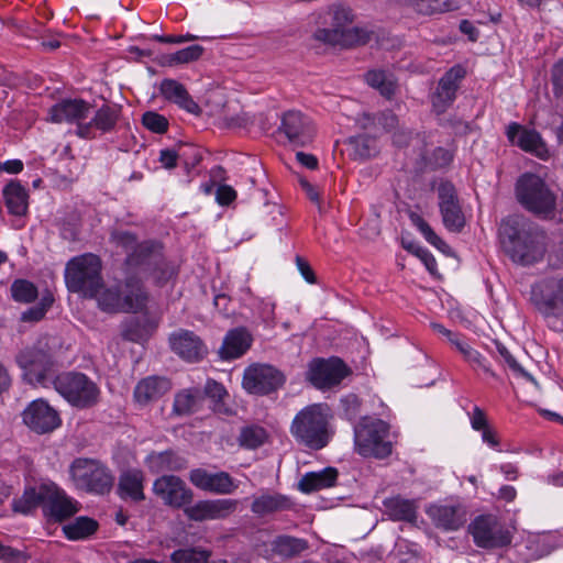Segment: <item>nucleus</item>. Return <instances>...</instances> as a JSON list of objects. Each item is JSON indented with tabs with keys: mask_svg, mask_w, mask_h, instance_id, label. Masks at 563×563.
Returning a JSON list of instances; mask_svg holds the SVG:
<instances>
[{
	"mask_svg": "<svg viewBox=\"0 0 563 563\" xmlns=\"http://www.w3.org/2000/svg\"><path fill=\"white\" fill-rule=\"evenodd\" d=\"M499 239L503 250L515 263L530 265L542 260L545 253L544 232L520 214L501 220Z\"/></svg>",
	"mask_w": 563,
	"mask_h": 563,
	"instance_id": "nucleus-1",
	"label": "nucleus"
},
{
	"mask_svg": "<svg viewBox=\"0 0 563 563\" xmlns=\"http://www.w3.org/2000/svg\"><path fill=\"white\" fill-rule=\"evenodd\" d=\"M327 405L313 404L301 409L291 423V434L296 441L311 450H321L331 439Z\"/></svg>",
	"mask_w": 563,
	"mask_h": 563,
	"instance_id": "nucleus-2",
	"label": "nucleus"
},
{
	"mask_svg": "<svg viewBox=\"0 0 563 563\" xmlns=\"http://www.w3.org/2000/svg\"><path fill=\"white\" fill-rule=\"evenodd\" d=\"M518 202L541 219H552L556 209L558 195L552 186L533 173L522 174L516 183Z\"/></svg>",
	"mask_w": 563,
	"mask_h": 563,
	"instance_id": "nucleus-3",
	"label": "nucleus"
},
{
	"mask_svg": "<svg viewBox=\"0 0 563 563\" xmlns=\"http://www.w3.org/2000/svg\"><path fill=\"white\" fill-rule=\"evenodd\" d=\"M101 271V260L92 253L70 258L66 264L64 275L67 289L86 298L97 297L103 288Z\"/></svg>",
	"mask_w": 563,
	"mask_h": 563,
	"instance_id": "nucleus-4",
	"label": "nucleus"
},
{
	"mask_svg": "<svg viewBox=\"0 0 563 563\" xmlns=\"http://www.w3.org/2000/svg\"><path fill=\"white\" fill-rule=\"evenodd\" d=\"M54 389L73 407L85 409L95 406L100 396L97 384L79 372L58 374L52 385Z\"/></svg>",
	"mask_w": 563,
	"mask_h": 563,
	"instance_id": "nucleus-5",
	"label": "nucleus"
},
{
	"mask_svg": "<svg viewBox=\"0 0 563 563\" xmlns=\"http://www.w3.org/2000/svg\"><path fill=\"white\" fill-rule=\"evenodd\" d=\"M15 361L22 369L23 379L33 386L49 387L54 382V360L41 342L20 351Z\"/></svg>",
	"mask_w": 563,
	"mask_h": 563,
	"instance_id": "nucleus-6",
	"label": "nucleus"
},
{
	"mask_svg": "<svg viewBox=\"0 0 563 563\" xmlns=\"http://www.w3.org/2000/svg\"><path fill=\"white\" fill-rule=\"evenodd\" d=\"M74 485L81 490L103 495L111 490L114 477L99 460L78 457L69 466Z\"/></svg>",
	"mask_w": 563,
	"mask_h": 563,
	"instance_id": "nucleus-7",
	"label": "nucleus"
},
{
	"mask_svg": "<svg viewBox=\"0 0 563 563\" xmlns=\"http://www.w3.org/2000/svg\"><path fill=\"white\" fill-rule=\"evenodd\" d=\"M389 426L380 419H363L354 428L355 449L362 456L385 459L391 453Z\"/></svg>",
	"mask_w": 563,
	"mask_h": 563,
	"instance_id": "nucleus-8",
	"label": "nucleus"
},
{
	"mask_svg": "<svg viewBox=\"0 0 563 563\" xmlns=\"http://www.w3.org/2000/svg\"><path fill=\"white\" fill-rule=\"evenodd\" d=\"M332 29H319L314 32L317 41L330 44L332 46H352L364 42L360 36V30L349 27L352 22L351 10L343 7H335L331 12Z\"/></svg>",
	"mask_w": 563,
	"mask_h": 563,
	"instance_id": "nucleus-9",
	"label": "nucleus"
},
{
	"mask_svg": "<svg viewBox=\"0 0 563 563\" xmlns=\"http://www.w3.org/2000/svg\"><path fill=\"white\" fill-rule=\"evenodd\" d=\"M286 382L283 372L269 364H253L245 368L243 388L253 395H268L278 390Z\"/></svg>",
	"mask_w": 563,
	"mask_h": 563,
	"instance_id": "nucleus-10",
	"label": "nucleus"
},
{
	"mask_svg": "<svg viewBox=\"0 0 563 563\" xmlns=\"http://www.w3.org/2000/svg\"><path fill=\"white\" fill-rule=\"evenodd\" d=\"M349 373L347 366L339 357H317L309 362L306 379L317 389L327 390L338 386Z\"/></svg>",
	"mask_w": 563,
	"mask_h": 563,
	"instance_id": "nucleus-11",
	"label": "nucleus"
},
{
	"mask_svg": "<svg viewBox=\"0 0 563 563\" xmlns=\"http://www.w3.org/2000/svg\"><path fill=\"white\" fill-rule=\"evenodd\" d=\"M277 134L285 139L284 144L305 147L313 141L316 129L309 117L300 111L289 110L282 115Z\"/></svg>",
	"mask_w": 563,
	"mask_h": 563,
	"instance_id": "nucleus-12",
	"label": "nucleus"
},
{
	"mask_svg": "<svg viewBox=\"0 0 563 563\" xmlns=\"http://www.w3.org/2000/svg\"><path fill=\"white\" fill-rule=\"evenodd\" d=\"M475 544L484 549L501 548L511 542L510 533L492 515L476 517L468 526Z\"/></svg>",
	"mask_w": 563,
	"mask_h": 563,
	"instance_id": "nucleus-13",
	"label": "nucleus"
},
{
	"mask_svg": "<svg viewBox=\"0 0 563 563\" xmlns=\"http://www.w3.org/2000/svg\"><path fill=\"white\" fill-rule=\"evenodd\" d=\"M465 75L464 67L455 65L439 79L438 86L431 95V103L438 114L444 113L453 104Z\"/></svg>",
	"mask_w": 563,
	"mask_h": 563,
	"instance_id": "nucleus-14",
	"label": "nucleus"
},
{
	"mask_svg": "<svg viewBox=\"0 0 563 563\" xmlns=\"http://www.w3.org/2000/svg\"><path fill=\"white\" fill-rule=\"evenodd\" d=\"M438 198L444 227L451 232H461L465 225V216L454 186L449 181L441 183L438 187Z\"/></svg>",
	"mask_w": 563,
	"mask_h": 563,
	"instance_id": "nucleus-15",
	"label": "nucleus"
},
{
	"mask_svg": "<svg viewBox=\"0 0 563 563\" xmlns=\"http://www.w3.org/2000/svg\"><path fill=\"white\" fill-rule=\"evenodd\" d=\"M121 108L117 104H102L89 117L87 124H81L76 129V135L81 139H96L98 133L104 134L114 131L120 119Z\"/></svg>",
	"mask_w": 563,
	"mask_h": 563,
	"instance_id": "nucleus-16",
	"label": "nucleus"
},
{
	"mask_svg": "<svg viewBox=\"0 0 563 563\" xmlns=\"http://www.w3.org/2000/svg\"><path fill=\"white\" fill-rule=\"evenodd\" d=\"M22 416L23 422L40 434L52 432L60 424L58 412L44 399L33 400Z\"/></svg>",
	"mask_w": 563,
	"mask_h": 563,
	"instance_id": "nucleus-17",
	"label": "nucleus"
},
{
	"mask_svg": "<svg viewBox=\"0 0 563 563\" xmlns=\"http://www.w3.org/2000/svg\"><path fill=\"white\" fill-rule=\"evenodd\" d=\"M236 499H207L200 500L185 508L186 516L194 521L223 520L236 511Z\"/></svg>",
	"mask_w": 563,
	"mask_h": 563,
	"instance_id": "nucleus-18",
	"label": "nucleus"
},
{
	"mask_svg": "<svg viewBox=\"0 0 563 563\" xmlns=\"http://www.w3.org/2000/svg\"><path fill=\"white\" fill-rule=\"evenodd\" d=\"M153 492L163 503L174 508H180L192 499V492L185 482L175 475H163L155 479Z\"/></svg>",
	"mask_w": 563,
	"mask_h": 563,
	"instance_id": "nucleus-19",
	"label": "nucleus"
},
{
	"mask_svg": "<svg viewBox=\"0 0 563 563\" xmlns=\"http://www.w3.org/2000/svg\"><path fill=\"white\" fill-rule=\"evenodd\" d=\"M189 479L197 488L219 495L232 494L238 488L232 476L223 471L211 473L205 468H195L190 471Z\"/></svg>",
	"mask_w": 563,
	"mask_h": 563,
	"instance_id": "nucleus-20",
	"label": "nucleus"
},
{
	"mask_svg": "<svg viewBox=\"0 0 563 563\" xmlns=\"http://www.w3.org/2000/svg\"><path fill=\"white\" fill-rule=\"evenodd\" d=\"M92 109L90 103L81 99H66L53 106L49 114L53 122L75 123L79 129L81 124H87Z\"/></svg>",
	"mask_w": 563,
	"mask_h": 563,
	"instance_id": "nucleus-21",
	"label": "nucleus"
},
{
	"mask_svg": "<svg viewBox=\"0 0 563 563\" xmlns=\"http://www.w3.org/2000/svg\"><path fill=\"white\" fill-rule=\"evenodd\" d=\"M426 512L435 527L445 531H455L466 521V511L460 504H432Z\"/></svg>",
	"mask_w": 563,
	"mask_h": 563,
	"instance_id": "nucleus-22",
	"label": "nucleus"
},
{
	"mask_svg": "<svg viewBox=\"0 0 563 563\" xmlns=\"http://www.w3.org/2000/svg\"><path fill=\"white\" fill-rule=\"evenodd\" d=\"M169 343L172 350L187 362H198L207 354V347L200 338L188 330L174 332Z\"/></svg>",
	"mask_w": 563,
	"mask_h": 563,
	"instance_id": "nucleus-23",
	"label": "nucleus"
},
{
	"mask_svg": "<svg viewBox=\"0 0 563 563\" xmlns=\"http://www.w3.org/2000/svg\"><path fill=\"white\" fill-rule=\"evenodd\" d=\"M123 312H141L146 309L150 294L143 282L136 276H129L121 286Z\"/></svg>",
	"mask_w": 563,
	"mask_h": 563,
	"instance_id": "nucleus-24",
	"label": "nucleus"
},
{
	"mask_svg": "<svg viewBox=\"0 0 563 563\" xmlns=\"http://www.w3.org/2000/svg\"><path fill=\"white\" fill-rule=\"evenodd\" d=\"M162 245L153 241L140 243L133 252L129 253L125 264L131 268H141L148 272L153 265L162 262Z\"/></svg>",
	"mask_w": 563,
	"mask_h": 563,
	"instance_id": "nucleus-25",
	"label": "nucleus"
},
{
	"mask_svg": "<svg viewBox=\"0 0 563 563\" xmlns=\"http://www.w3.org/2000/svg\"><path fill=\"white\" fill-rule=\"evenodd\" d=\"M172 388L170 382L161 376H150L141 382L134 388V399L140 405H147L158 400Z\"/></svg>",
	"mask_w": 563,
	"mask_h": 563,
	"instance_id": "nucleus-26",
	"label": "nucleus"
},
{
	"mask_svg": "<svg viewBox=\"0 0 563 563\" xmlns=\"http://www.w3.org/2000/svg\"><path fill=\"white\" fill-rule=\"evenodd\" d=\"M251 343L252 336L245 328L232 329L224 336L220 347L221 357L224 360L238 358L250 349Z\"/></svg>",
	"mask_w": 563,
	"mask_h": 563,
	"instance_id": "nucleus-27",
	"label": "nucleus"
},
{
	"mask_svg": "<svg viewBox=\"0 0 563 563\" xmlns=\"http://www.w3.org/2000/svg\"><path fill=\"white\" fill-rule=\"evenodd\" d=\"M161 93L169 101L192 114H199L201 109L189 96L185 86L174 79H164L159 86Z\"/></svg>",
	"mask_w": 563,
	"mask_h": 563,
	"instance_id": "nucleus-28",
	"label": "nucleus"
},
{
	"mask_svg": "<svg viewBox=\"0 0 563 563\" xmlns=\"http://www.w3.org/2000/svg\"><path fill=\"white\" fill-rule=\"evenodd\" d=\"M339 472L335 467H325L317 472H308L298 482V489L310 494L335 485Z\"/></svg>",
	"mask_w": 563,
	"mask_h": 563,
	"instance_id": "nucleus-29",
	"label": "nucleus"
},
{
	"mask_svg": "<svg viewBox=\"0 0 563 563\" xmlns=\"http://www.w3.org/2000/svg\"><path fill=\"white\" fill-rule=\"evenodd\" d=\"M144 474L141 470L130 468L121 473L119 477L118 492L121 498H130L133 501H142L144 495Z\"/></svg>",
	"mask_w": 563,
	"mask_h": 563,
	"instance_id": "nucleus-30",
	"label": "nucleus"
},
{
	"mask_svg": "<svg viewBox=\"0 0 563 563\" xmlns=\"http://www.w3.org/2000/svg\"><path fill=\"white\" fill-rule=\"evenodd\" d=\"M2 194L9 213L16 217L26 214L29 208V194L20 181L11 180L4 186Z\"/></svg>",
	"mask_w": 563,
	"mask_h": 563,
	"instance_id": "nucleus-31",
	"label": "nucleus"
},
{
	"mask_svg": "<svg viewBox=\"0 0 563 563\" xmlns=\"http://www.w3.org/2000/svg\"><path fill=\"white\" fill-rule=\"evenodd\" d=\"M291 503L288 497L278 493H263L254 497L251 510L257 516H266L276 511L289 509Z\"/></svg>",
	"mask_w": 563,
	"mask_h": 563,
	"instance_id": "nucleus-32",
	"label": "nucleus"
},
{
	"mask_svg": "<svg viewBox=\"0 0 563 563\" xmlns=\"http://www.w3.org/2000/svg\"><path fill=\"white\" fill-rule=\"evenodd\" d=\"M538 310L544 317H560L563 314V277L556 282L555 288L550 294L534 296Z\"/></svg>",
	"mask_w": 563,
	"mask_h": 563,
	"instance_id": "nucleus-33",
	"label": "nucleus"
},
{
	"mask_svg": "<svg viewBox=\"0 0 563 563\" xmlns=\"http://www.w3.org/2000/svg\"><path fill=\"white\" fill-rule=\"evenodd\" d=\"M385 512L396 521L415 522L417 519V505L413 500L399 496L384 500Z\"/></svg>",
	"mask_w": 563,
	"mask_h": 563,
	"instance_id": "nucleus-34",
	"label": "nucleus"
},
{
	"mask_svg": "<svg viewBox=\"0 0 563 563\" xmlns=\"http://www.w3.org/2000/svg\"><path fill=\"white\" fill-rule=\"evenodd\" d=\"M203 401V394L198 388L184 389L175 395L173 411L177 416H188L196 412Z\"/></svg>",
	"mask_w": 563,
	"mask_h": 563,
	"instance_id": "nucleus-35",
	"label": "nucleus"
},
{
	"mask_svg": "<svg viewBox=\"0 0 563 563\" xmlns=\"http://www.w3.org/2000/svg\"><path fill=\"white\" fill-rule=\"evenodd\" d=\"M154 329L155 324L148 318L144 316L133 317L125 322L122 335L131 342L140 343L146 341L153 333Z\"/></svg>",
	"mask_w": 563,
	"mask_h": 563,
	"instance_id": "nucleus-36",
	"label": "nucleus"
},
{
	"mask_svg": "<svg viewBox=\"0 0 563 563\" xmlns=\"http://www.w3.org/2000/svg\"><path fill=\"white\" fill-rule=\"evenodd\" d=\"M308 547L307 540L287 534L277 536L271 543L272 551L283 558L299 555Z\"/></svg>",
	"mask_w": 563,
	"mask_h": 563,
	"instance_id": "nucleus-37",
	"label": "nucleus"
},
{
	"mask_svg": "<svg viewBox=\"0 0 563 563\" xmlns=\"http://www.w3.org/2000/svg\"><path fill=\"white\" fill-rule=\"evenodd\" d=\"M349 155L355 161H364L378 152L375 137L366 134L352 136L346 142Z\"/></svg>",
	"mask_w": 563,
	"mask_h": 563,
	"instance_id": "nucleus-38",
	"label": "nucleus"
},
{
	"mask_svg": "<svg viewBox=\"0 0 563 563\" xmlns=\"http://www.w3.org/2000/svg\"><path fill=\"white\" fill-rule=\"evenodd\" d=\"M516 145L522 151L531 153L541 159H547L549 151L541 135L536 130L523 129L518 137Z\"/></svg>",
	"mask_w": 563,
	"mask_h": 563,
	"instance_id": "nucleus-39",
	"label": "nucleus"
},
{
	"mask_svg": "<svg viewBox=\"0 0 563 563\" xmlns=\"http://www.w3.org/2000/svg\"><path fill=\"white\" fill-rule=\"evenodd\" d=\"M147 464L152 472L179 471L185 467V461L173 452L153 453L147 456Z\"/></svg>",
	"mask_w": 563,
	"mask_h": 563,
	"instance_id": "nucleus-40",
	"label": "nucleus"
},
{
	"mask_svg": "<svg viewBox=\"0 0 563 563\" xmlns=\"http://www.w3.org/2000/svg\"><path fill=\"white\" fill-rule=\"evenodd\" d=\"M47 509L49 515L58 521L73 516L77 511L73 500L60 492H56L48 497Z\"/></svg>",
	"mask_w": 563,
	"mask_h": 563,
	"instance_id": "nucleus-41",
	"label": "nucleus"
},
{
	"mask_svg": "<svg viewBox=\"0 0 563 563\" xmlns=\"http://www.w3.org/2000/svg\"><path fill=\"white\" fill-rule=\"evenodd\" d=\"M98 528L96 520L88 517H78L74 522L64 527V532L69 540L85 539Z\"/></svg>",
	"mask_w": 563,
	"mask_h": 563,
	"instance_id": "nucleus-42",
	"label": "nucleus"
},
{
	"mask_svg": "<svg viewBox=\"0 0 563 563\" xmlns=\"http://www.w3.org/2000/svg\"><path fill=\"white\" fill-rule=\"evenodd\" d=\"M420 14H434L457 9L454 0H407Z\"/></svg>",
	"mask_w": 563,
	"mask_h": 563,
	"instance_id": "nucleus-43",
	"label": "nucleus"
},
{
	"mask_svg": "<svg viewBox=\"0 0 563 563\" xmlns=\"http://www.w3.org/2000/svg\"><path fill=\"white\" fill-rule=\"evenodd\" d=\"M11 297L20 303L34 302L38 297L37 287L27 279H15L10 286Z\"/></svg>",
	"mask_w": 563,
	"mask_h": 563,
	"instance_id": "nucleus-44",
	"label": "nucleus"
},
{
	"mask_svg": "<svg viewBox=\"0 0 563 563\" xmlns=\"http://www.w3.org/2000/svg\"><path fill=\"white\" fill-rule=\"evenodd\" d=\"M365 80L371 87L378 89L379 92L387 98H390L395 93L396 87L391 76L383 70L367 71Z\"/></svg>",
	"mask_w": 563,
	"mask_h": 563,
	"instance_id": "nucleus-45",
	"label": "nucleus"
},
{
	"mask_svg": "<svg viewBox=\"0 0 563 563\" xmlns=\"http://www.w3.org/2000/svg\"><path fill=\"white\" fill-rule=\"evenodd\" d=\"M99 307L107 312H123L121 286L106 288L97 295Z\"/></svg>",
	"mask_w": 563,
	"mask_h": 563,
	"instance_id": "nucleus-46",
	"label": "nucleus"
},
{
	"mask_svg": "<svg viewBox=\"0 0 563 563\" xmlns=\"http://www.w3.org/2000/svg\"><path fill=\"white\" fill-rule=\"evenodd\" d=\"M267 439V433L260 426H247L241 429L238 438L241 446L245 449H257L263 445Z\"/></svg>",
	"mask_w": 563,
	"mask_h": 563,
	"instance_id": "nucleus-47",
	"label": "nucleus"
},
{
	"mask_svg": "<svg viewBox=\"0 0 563 563\" xmlns=\"http://www.w3.org/2000/svg\"><path fill=\"white\" fill-rule=\"evenodd\" d=\"M54 302V296L46 291L36 306H33L21 313L20 321L34 323L41 321Z\"/></svg>",
	"mask_w": 563,
	"mask_h": 563,
	"instance_id": "nucleus-48",
	"label": "nucleus"
},
{
	"mask_svg": "<svg viewBox=\"0 0 563 563\" xmlns=\"http://www.w3.org/2000/svg\"><path fill=\"white\" fill-rule=\"evenodd\" d=\"M210 552L199 548L178 549L170 554L173 563H211Z\"/></svg>",
	"mask_w": 563,
	"mask_h": 563,
	"instance_id": "nucleus-49",
	"label": "nucleus"
},
{
	"mask_svg": "<svg viewBox=\"0 0 563 563\" xmlns=\"http://www.w3.org/2000/svg\"><path fill=\"white\" fill-rule=\"evenodd\" d=\"M43 499L44 496L41 492H37L35 488H30L26 489L20 498L13 500L12 508L15 512L27 515L34 510Z\"/></svg>",
	"mask_w": 563,
	"mask_h": 563,
	"instance_id": "nucleus-50",
	"label": "nucleus"
},
{
	"mask_svg": "<svg viewBox=\"0 0 563 563\" xmlns=\"http://www.w3.org/2000/svg\"><path fill=\"white\" fill-rule=\"evenodd\" d=\"M205 48L201 45L194 44L186 48L179 49L173 54L167 55L166 63L168 65L188 64L198 60L203 54Z\"/></svg>",
	"mask_w": 563,
	"mask_h": 563,
	"instance_id": "nucleus-51",
	"label": "nucleus"
},
{
	"mask_svg": "<svg viewBox=\"0 0 563 563\" xmlns=\"http://www.w3.org/2000/svg\"><path fill=\"white\" fill-rule=\"evenodd\" d=\"M537 545L541 555H548L552 551L563 548V532L560 530L542 532L537 538Z\"/></svg>",
	"mask_w": 563,
	"mask_h": 563,
	"instance_id": "nucleus-52",
	"label": "nucleus"
},
{
	"mask_svg": "<svg viewBox=\"0 0 563 563\" xmlns=\"http://www.w3.org/2000/svg\"><path fill=\"white\" fill-rule=\"evenodd\" d=\"M454 157V151L439 146L433 150L430 156L426 157V166L432 170L446 168L450 166Z\"/></svg>",
	"mask_w": 563,
	"mask_h": 563,
	"instance_id": "nucleus-53",
	"label": "nucleus"
},
{
	"mask_svg": "<svg viewBox=\"0 0 563 563\" xmlns=\"http://www.w3.org/2000/svg\"><path fill=\"white\" fill-rule=\"evenodd\" d=\"M412 223L418 228L424 239L438 250L444 251L446 243L439 238L432 228L418 214H411Z\"/></svg>",
	"mask_w": 563,
	"mask_h": 563,
	"instance_id": "nucleus-54",
	"label": "nucleus"
},
{
	"mask_svg": "<svg viewBox=\"0 0 563 563\" xmlns=\"http://www.w3.org/2000/svg\"><path fill=\"white\" fill-rule=\"evenodd\" d=\"M402 246L407 251H409L410 253H412L413 255L419 257L421 260V262L424 264L426 268L431 274L435 273V271H437V261H435L434 256L427 249L422 247L421 245H419L416 242H408L407 243L405 241H402Z\"/></svg>",
	"mask_w": 563,
	"mask_h": 563,
	"instance_id": "nucleus-55",
	"label": "nucleus"
},
{
	"mask_svg": "<svg viewBox=\"0 0 563 563\" xmlns=\"http://www.w3.org/2000/svg\"><path fill=\"white\" fill-rule=\"evenodd\" d=\"M142 124L151 132L157 134H163L168 130V120L155 111L143 113Z\"/></svg>",
	"mask_w": 563,
	"mask_h": 563,
	"instance_id": "nucleus-56",
	"label": "nucleus"
},
{
	"mask_svg": "<svg viewBox=\"0 0 563 563\" xmlns=\"http://www.w3.org/2000/svg\"><path fill=\"white\" fill-rule=\"evenodd\" d=\"M464 358L470 362L472 365L478 366L483 368L486 373H489L494 375V373L490 371V368L487 366L485 358L482 356L479 352L474 350L470 344L466 342H462L457 344L456 349Z\"/></svg>",
	"mask_w": 563,
	"mask_h": 563,
	"instance_id": "nucleus-57",
	"label": "nucleus"
},
{
	"mask_svg": "<svg viewBox=\"0 0 563 563\" xmlns=\"http://www.w3.org/2000/svg\"><path fill=\"white\" fill-rule=\"evenodd\" d=\"M148 272L153 275L158 285H164L176 275L175 266L166 262L163 255L162 262L158 265H153Z\"/></svg>",
	"mask_w": 563,
	"mask_h": 563,
	"instance_id": "nucleus-58",
	"label": "nucleus"
},
{
	"mask_svg": "<svg viewBox=\"0 0 563 563\" xmlns=\"http://www.w3.org/2000/svg\"><path fill=\"white\" fill-rule=\"evenodd\" d=\"M110 240L117 246L122 247L125 252H128V254L133 252L134 249L139 245L136 236L129 231H113L111 233Z\"/></svg>",
	"mask_w": 563,
	"mask_h": 563,
	"instance_id": "nucleus-59",
	"label": "nucleus"
},
{
	"mask_svg": "<svg viewBox=\"0 0 563 563\" xmlns=\"http://www.w3.org/2000/svg\"><path fill=\"white\" fill-rule=\"evenodd\" d=\"M203 397L207 396L211 399H213L216 402H220L223 400L225 396H228V393L222 384L213 380L208 379L205 386V391L202 393Z\"/></svg>",
	"mask_w": 563,
	"mask_h": 563,
	"instance_id": "nucleus-60",
	"label": "nucleus"
},
{
	"mask_svg": "<svg viewBox=\"0 0 563 563\" xmlns=\"http://www.w3.org/2000/svg\"><path fill=\"white\" fill-rule=\"evenodd\" d=\"M504 361L517 377H522L538 387V383L533 376L530 375L511 354L507 355Z\"/></svg>",
	"mask_w": 563,
	"mask_h": 563,
	"instance_id": "nucleus-61",
	"label": "nucleus"
},
{
	"mask_svg": "<svg viewBox=\"0 0 563 563\" xmlns=\"http://www.w3.org/2000/svg\"><path fill=\"white\" fill-rule=\"evenodd\" d=\"M553 91L556 97L563 96V59L552 68Z\"/></svg>",
	"mask_w": 563,
	"mask_h": 563,
	"instance_id": "nucleus-62",
	"label": "nucleus"
},
{
	"mask_svg": "<svg viewBox=\"0 0 563 563\" xmlns=\"http://www.w3.org/2000/svg\"><path fill=\"white\" fill-rule=\"evenodd\" d=\"M398 124V118L391 111H384L377 114V126L384 131H391Z\"/></svg>",
	"mask_w": 563,
	"mask_h": 563,
	"instance_id": "nucleus-63",
	"label": "nucleus"
},
{
	"mask_svg": "<svg viewBox=\"0 0 563 563\" xmlns=\"http://www.w3.org/2000/svg\"><path fill=\"white\" fill-rule=\"evenodd\" d=\"M181 156V154L177 153L175 150L172 148H164L159 152V158L158 161L161 164L167 168L172 169L176 167L177 159Z\"/></svg>",
	"mask_w": 563,
	"mask_h": 563,
	"instance_id": "nucleus-64",
	"label": "nucleus"
}]
</instances>
